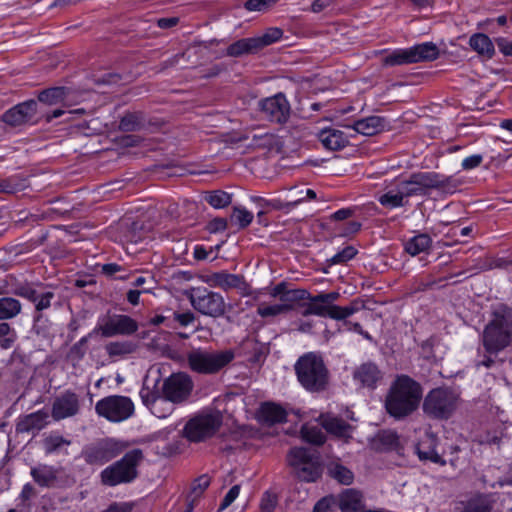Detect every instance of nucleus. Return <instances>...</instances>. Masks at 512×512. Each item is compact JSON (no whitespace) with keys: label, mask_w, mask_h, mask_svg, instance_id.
Here are the masks:
<instances>
[{"label":"nucleus","mask_w":512,"mask_h":512,"mask_svg":"<svg viewBox=\"0 0 512 512\" xmlns=\"http://www.w3.org/2000/svg\"><path fill=\"white\" fill-rule=\"evenodd\" d=\"M421 385L407 375H400L391 384L385 397V409L396 420L413 414L422 400Z\"/></svg>","instance_id":"obj_1"},{"label":"nucleus","mask_w":512,"mask_h":512,"mask_svg":"<svg viewBox=\"0 0 512 512\" xmlns=\"http://www.w3.org/2000/svg\"><path fill=\"white\" fill-rule=\"evenodd\" d=\"M512 342V308L497 305L492 318L483 331V346L490 353H497Z\"/></svg>","instance_id":"obj_2"},{"label":"nucleus","mask_w":512,"mask_h":512,"mask_svg":"<svg viewBox=\"0 0 512 512\" xmlns=\"http://www.w3.org/2000/svg\"><path fill=\"white\" fill-rule=\"evenodd\" d=\"M298 381L310 392H321L329 384V371L323 359L315 353L301 356L295 364Z\"/></svg>","instance_id":"obj_3"},{"label":"nucleus","mask_w":512,"mask_h":512,"mask_svg":"<svg viewBox=\"0 0 512 512\" xmlns=\"http://www.w3.org/2000/svg\"><path fill=\"white\" fill-rule=\"evenodd\" d=\"M143 458L141 449L127 452L120 460L102 470L100 474L102 484L113 487L132 482L138 476L137 467Z\"/></svg>","instance_id":"obj_4"},{"label":"nucleus","mask_w":512,"mask_h":512,"mask_svg":"<svg viewBox=\"0 0 512 512\" xmlns=\"http://www.w3.org/2000/svg\"><path fill=\"white\" fill-rule=\"evenodd\" d=\"M235 358V353L231 349L208 351L203 349H194L187 354V363L189 368L199 374H216L226 367Z\"/></svg>","instance_id":"obj_5"},{"label":"nucleus","mask_w":512,"mask_h":512,"mask_svg":"<svg viewBox=\"0 0 512 512\" xmlns=\"http://www.w3.org/2000/svg\"><path fill=\"white\" fill-rule=\"evenodd\" d=\"M459 395L450 388H435L424 398L423 411L430 418L448 419L457 409Z\"/></svg>","instance_id":"obj_6"},{"label":"nucleus","mask_w":512,"mask_h":512,"mask_svg":"<svg viewBox=\"0 0 512 512\" xmlns=\"http://www.w3.org/2000/svg\"><path fill=\"white\" fill-rule=\"evenodd\" d=\"M287 463L293 474L304 482H315L322 474L318 455L306 448H292L287 455Z\"/></svg>","instance_id":"obj_7"},{"label":"nucleus","mask_w":512,"mask_h":512,"mask_svg":"<svg viewBox=\"0 0 512 512\" xmlns=\"http://www.w3.org/2000/svg\"><path fill=\"white\" fill-rule=\"evenodd\" d=\"M191 306L202 315L212 318L222 317L226 313L223 296L205 287H192L184 291Z\"/></svg>","instance_id":"obj_8"},{"label":"nucleus","mask_w":512,"mask_h":512,"mask_svg":"<svg viewBox=\"0 0 512 512\" xmlns=\"http://www.w3.org/2000/svg\"><path fill=\"white\" fill-rule=\"evenodd\" d=\"M95 411L100 417L118 423L127 420L134 414V404L127 396L110 395L96 403Z\"/></svg>","instance_id":"obj_9"},{"label":"nucleus","mask_w":512,"mask_h":512,"mask_svg":"<svg viewBox=\"0 0 512 512\" xmlns=\"http://www.w3.org/2000/svg\"><path fill=\"white\" fill-rule=\"evenodd\" d=\"M125 448L126 445L121 441L104 438L86 445L81 452V457L89 465L100 466L117 457Z\"/></svg>","instance_id":"obj_10"},{"label":"nucleus","mask_w":512,"mask_h":512,"mask_svg":"<svg viewBox=\"0 0 512 512\" xmlns=\"http://www.w3.org/2000/svg\"><path fill=\"white\" fill-rule=\"evenodd\" d=\"M450 178L442 177L434 172L412 173L408 179L400 181L402 193L406 198L416 195H425L430 189L445 188Z\"/></svg>","instance_id":"obj_11"},{"label":"nucleus","mask_w":512,"mask_h":512,"mask_svg":"<svg viewBox=\"0 0 512 512\" xmlns=\"http://www.w3.org/2000/svg\"><path fill=\"white\" fill-rule=\"evenodd\" d=\"M222 425V416L219 412L202 413L190 419L184 433L188 440L201 442L212 437Z\"/></svg>","instance_id":"obj_12"},{"label":"nucleus","mask_w":512,"mask_h":512,"mask_svg":"<svg viewBox=\"0 0 512 512\" xmlns=\"http://www.w3.org/2000/svg\"><path fill=\"white\" fill-rule=\"evenodd\" d=\"M258 110L262 117L269 122L284 124L288 121L291 113V106L283 93L266 97L258 102Z\"/></svg>","instance_id":"obj_13"},{"label":"nucleus","mask_w":512,"mask_h":512,"mask_svg":"<svg viewBox=\"0 0 512 512\" xmlns=\"http://www.w3.org/2000/svg\"><path fill=\"white\" fill-rule=\"evenodd\" d=\"M320 294L311 296L307 300L309 303L304 304V310L302 311L303 316L316 315L320 317H329L335 320H343L357 311V308L353 305L347 307H340L337 305H327L326 302H322Z\"/></svg>","instance_id":"obj_14"},{"label":"nucleus","mask_w":512,"mask_h":512,"mask_svg":"<svg viewBox=\"0 0 512 512\" xmlns=\"http://www.w3.org/2000/svg\"><path fill=\"white\" fill-rule=\"evenodd\" d=\"M193 389V381L189 375L183 372L174 373L166 378L162 385V394L172 403L185 402Z\"/></svg>","instance_id":"obj_15"},{"label":"nucleus","mask_w":512,"mask_h":512,"mask_svg":"<svg viewBox=\"0 0 512 512\" xmlns=\"http://www.w3.org/2000/svg\"><path fill=\"white\" fill-rule=\"evenodd\" d=\"M37 101L27 100L19 103L1 115V121L11 127H18L37 122Z\"/></svg>","instance_id":"obj_16"},{"label":"nucleus","mask_w":512,"mask_h":512,"mask_svg":"<svg viewBox=\"0 0 512 512\" xmlns=\"http://www.w3.org/2000/svg\"><path fill=\"white\" fill-rule=\"evenodd\" d=\"M138 330L137 322L127 315H113L103 320L95 329L101 336L131 335Z\"/></svg>","instance_id":"obj_17"},{"label":"nucleus","mask_w":512,"mask_h":512,"mask_svg":"<svg viewBox=\"0 0 512 512\" xmlns=\"http://www.w3.org/2000/svg\"><path fill=\"white\" fill-rule=\"evenodd\" d=\"M80 411V398L75 392L67 390L58 395L52 404L51 416L55 421L74 417Z\"/></svg>","instance_id":"obj_18"},{"label":"nucleus","mask_w":512,"mask_h":512,"mask_svg":"<svg viewBox=\"0 0 512 512\" xmlns=\"http://www.w3.org/2000/svg\"><path fill=\"white\" fill-rule=\"evenodd\" d=\"M270 296L279 300L280 305H287V313L294 309L296 303L310 298L305 289H288L286 282H280L270 290Z\"/></svg>","instance_id":"obj_19"},{"label":"nucleus","mask_w":512,"mask_h":512,"mask_svg":"<svg viewBox=\"0 0 512 512\" xmlns=\"http://www.w3.org/2000/svg\"><path fill=\"white\" fill-rule=\"evenodd\" d=\"M436 442L437 439L433 434L426 433L423 439L416 445V453L420 460L445 465V460L436 452Z\"/></svg>","instance_id":"obj_20"},{"label":"nucleus","mask_w":512,"mask_h":512,"mask_svg":"<svg viewBox=\"0 0 512 512\" xmlns=\"http://www.w3.org/2000/svg\"><path fill=\"white\" fill-rule=\"evenodd\" d=\"M207 283L212 287H218L223 290L245 289L246 283L243 276L230 274L227 272H217L209 276Z\"/></svg>","instance_id":"obj_21"},{"label":"nucleus","mask_w":512,"mask_h":512,"mask_svg":"<svg viewBox=\"0 0 512 512\" xmlns=\"http://www.w3.org/2000/svg\"><path fill=\"white\" fill-rule=\"evenodd\" d=\"M320 420L323 428L336 437L346 439L351 437L353 427L343 419L331 415H322Z\"/></svg>","instance_id":"obj_22"},{"label":"nucleus","mask_w":512,"mask_h":512,"mask_svg":"<svg viewBox=\"0 0 512 512\" xmlns=\"http://www.w3.org/2000/svg\"><path fill=\"white\" fill-rule=\"evenodd\" d=\"M318 139L329 150H340L348 144L345 134L333 128L321 130L318 134Z\"/></svg>","instance_id":"obj_23"},{"label":"nucleus","mask_w":512,"mask_h":512,"mask_svg":"<svg viewBox=\"0 0 512 512\" xmlns=\"http://www.w3.org/2000/svg\"><path fill=\"white\" fill-rule=\"evenodd\" d=\"M354 379L363 386L374 388L381 379V372L375 364L365 363L355 370Z\"/></svg>","instance_id":"obj_24"},{"label":"nucleus","mask_w":512,"mask_h":512,"mask_svg":"<svg viewBox=\"0 0 512 512\" xmlns=\"http://www.w3.org/2000/svg\"><path fill=\"white\" fill-rule=\"evenodd\" d=\"M48 414L42 410L28 414L16 424L18 433H28L32 430H41L46 425Z\"/></svg>","instance_id":"obj_25"},{"label":"nucleus","mask_w":512,"mask_h":512,"mask_svg":"<svg viewBox=\"0 0 512 512\" xmlns=\"http://www.w3.org/2000/svg\"><path fill=\"white\" fill-rule=\"evenodd\" d=\"M462 512H491L494 501L491 495L475 494L462 503Z\"/></svg>","instance_id":"obj_26"},{"label":"nucleus","mask_w":512,"mask_h":512,"mask_svg":"<svg viewBox=\"0 0 512 512\" xmlns=\"http://www.w3.org/2000/svg\"><path fill=\"white\" fill-rule=\"evenodd\" d=\"M286 416V411L274 403H264L259 410V420L268 425L282 423L286 420Z\"/></svg>","instance_id":"obj_27"},{"label":"nucleus","mask_w":512,"mask_h":512,"mask_svg":"<svg viewBox=\"0 0 512 512\" xmlns=\"http://www.w3.org/2000/svg\"><path fill=\"white\" fill-rule=\"evenodd\" d=\"M406 196L402 193V187L399 183L388 189L385 193L379 196V203L386 208L403 207L407 204Z\"/></svg>","instance_id":"obj_28"},{"label":"nucleus","mask_w":512,"mask_h":512,"mask_svg":"<svg viewBox=\"0 0 512 512\" xmlns=\"http://www.w3.org/2000/svg\"><path fill=\"white\" fill-rule=\"evenodd\" d=\"M412 63L435 60L439 55L437 46L431 42L409 48Z\"/></svg>","instance_id":"obj_29"},{"label":"nucleus","mask_w":512,"mask_h":512,"mask_svg":"<svg viewBox=\"0 0 512 512\" xmlns=\"http://www.w3.org/2000/svg\"><path fill=\"white\" fill-rule=\"evenodd\" d=\"M384 127V120L378 116H370L354 122L352 128L355 132L365 136H372Z\"/></svg>","instance_id":"obj_30"},{"label":"nucleus","mask_w":512,"mask_h":512,"mask_svg":"<svg viewBox=\"0 0 512 512\" xmlns=\"http://www.w3.org/2000/svg\"><path fill=\"white\" fill-rule=\"evenodd\" d=\"M339 507L343 512H359L363 508L362 494L354 489L346 490L340 496Z\"/></svg>","instance_id":"obj_31"},{"label":"nucleus","mask_w":512,"mask_h":512,"mask_svg":"<svg viewBox=\"0 0 512 512\" xmlns=\"http://www.w3.org/2000/svg\"><path fill=\"white\" fill-rule=\"evenodd\" d=\"M33 480L41 487H50L57 479V471L48 465H38L31 469Z\"/></svg>","instance_id":"obj_32"},{"label":"nucleus","mask_w":512,"mask_h":512,"mask_svg":"<svg viewBox=\"0 0 512 512\" xmlns=\"http://www.w3.org/2000/svg\"><path fill=\"white\" fill-rule=\"evenodd\" d=\"M255 38H243L227 47L226 54L231 57H240L259 51Z\"/></svg>","instance_id":"obj_33"},{"label":"nucleus","mask_w":512,"mask_h":512,"mask_svg":"<svg viewBox=\"0 0 512 512\" xmlns=\"http://www.w3.org/2000/svg\"><path fill=\"white\" fill-rule=\"evenodd\" d=\"M145 126V118L141 112L126 113L119 122V130L134 132Z\"/></svg>","instance_id":"obj_34"},{"label":"nucleus","mask_w":512,"mask_h":512,"mask_svg":"<svg viewBox=\"0 0 512 512\" xmlns=\"http://www.w3.org/2000/svg\"><path fill=\"white\" fill-rule=\"evenodd\" d=\"M469 44L473 50L482 56L491 58L494 54V46L489 37L485 34H474L471 36Z\"/></svg>","instance_id":"obj_35"},{"label":"nucleus","mask_w":512,"mask_h":512,"mask_svg":"<svg viewBox=\"0 0 512 512\" xmlns=\"http://www.w3.org/2000/svg\"><path fill=\"white\" fill-rule=\"evenodd\" d=\"M432 240L427 234H419L405 243V251L411 256L425 252L431 246Z\"/></svg>","instance_id":"obj_36"},{"label":"nucleus","mask_w":512,"mask_h":512,"mask_svg":"<svg viewBox=\"0 0 512 512\" xmlns=\"http://www.w3.org/2000/svg\"><path fill=\"white\" fill-rule=\"evenodd\" d=\"M398 444V437L394 432L382 431L373 440L372 446L377 451L394 449Z\"/></svg>","instance_id":"obj_37"},{"label":"nucleus","mask_w":512,"mask_h":512,"mask_svg":"<svg viewBox=\"0 0 512 512\" xmlns=\"http://www.w3.org/2000/svg\"><path fill=\"white\" fill-rule=\"evenodd\" d=\"M21 312V303L12 297L0 298V320L16 317Z\"/></svg>","instance_id":"obj_38"},{"label":"nucleus","mask_w":512,"mask_h":512,"mask_svg":"<svg viewBox=\"0 0 512 512\" xmlns=\"http://www.w3.org/2000/svg\"><path fill=\"white\" fill-rule=\"evenodd\" d=\"M329 475L343 485H350L354 480L353 472L339 463H331L328 466Z\"/></svg>","instance_id":"obj_39"},{"label":"nucleus","mask_w":512,"mask_h":512,"mask_svg":"<svg viewBox=\"0 0 512 512\" xmlns=\"http://www.w3.org/2000/svg\"><path fill=\"white\" fill-rule=\"evenodd\" d=\"M210 484V479L207 475H202L198 477L191 486V491L189 494V504L186 512H191L194 506V503L202 496L203 492Z\"/></svg>","instance_id":"obj_40"},{"label":"nucleus","mask_w":512,"mask_h":512,"mask_svg":"<svg viewBox=\"0 0 512 512\" xmlns=\"http://www.w3.org/2000/svg\"><path fill=\"white\" fill-rule=\"evenodd\" d=\"M175 404L162 394L151 403L150 411L158 418H166L173 412Z\"/></svg>","instance_id":"obj_41"},{"label":"nucleus","mask_w":512,"mask_h":512,"mask_svg":"<svg viewBox=\"0 0 512 512\" xmlns=\"http://www.w3.org/2000/svg\"><path fill=\"white\" fill-rule=\"evenodd\" d=\"M66 98V89L64 87H53L43 90L38 95V100L47 105H55Z\"/></svg>","instance_id":"obj_42"},{"label":"nucleus","mask_w":512,"mask_h":512,"mask_svg":"<svg viewBox=\"0 0 512 512\" xmlns=\"http://www.w3.org/2000/svg\"><path fill=\"white\" fill-rule=\"evenodd\" d=\"M205 201L210 204L212 207L216 209L227 207L231 201L232 196L231 194L222 191V190H215L208 192L205 197Z\"/></svg>","instance_id":"obj_43"},{"label":"nucleus","mask_w":512,"mask_h":512,"mask_svg":"<svg viewBox=\"0 0 512 512\" xmlns=\"http://www.w3.org/2000/svg\"><path fill=\"white\" fill-rule=\"evenodd\" d=\"M135 349V344L130 341L110 342L105 346V350L110 357L131 354Z\"/></svg>","instance_id":"obj_44"},{"label":"nucleus","mask_w":512,"mask_h":512,"mask_svg":"<svg viewBox=\"0 0 512 512\" xmlns=\"http://www.w3.org/2000/svg\"><path fill=\"white\" fill-rule=\"evenodd\" d=\"M384 66H397L412 64L409 49H398L385 56L382 60Z\"/></svg>","instance_id":"obj_45"},{"label":"nucleus","mask_w":512,"mask_h":512,"mask_svg":"<svg viewBox=\"0 0 512 512\" xmlns=\"http://www.w3.org/2000/svg\"><path fill=\"white\" fill-rule=\"evenodd\" d=\"M289 307L286 305L276 304H268L265 302H261L257 306V314L262 318H274L282 314L287 313V309Z\"/></svg>","instance_id":"obj_46"},{"label":"nucleus","mask_w":512,"mask_h":512,"mask_svg":"<svg viewBox=\"0 0 512 512\" xmlns=\"http://www.w3.org/2000/svg\"><path fill=\"white\" fill-rule=\"evenodd\" d=\"M301 435L306 442L314 445H322L326 440L325 434L317 426L303 425Z\"/></svg>","instance_id":"obj_47"},{"label":"nucleus","mask_w":512,"mask_h":512,"mask_svg":"<svg viewBox=\"0 0 512 512\" xmlns=\"http://www.w3.org/2000/svg\"><path fill=\"white\" fill-rule=\"evenodd\" d=\"M253 220V214L243 207H234L230 221L240 229L246 228Z\"/></svg>","instance_id":"obj_48"},{"label":"nucleus","mask_w":512,"mask_h":512,"mask_svg":"<svg viewBox=\"0 0 512 512\" xmlns=\"http://www.w3.org/2000/svg\"><path fill=\"white\" fill-rule=\"evenodd\" d=\"M71 441L61 435H50L43 440V447L47 454L58 451L62 446H69Z\"/></svg>","instance_id":"obj_49"},{"label":"nucleus","mask_w":512,"mask_h":512,"mask_svg":"<svg viewBox=\"0 0 512 512\" xmlns=\"http://www.w3.org/2000/svg\"><path fill=\"white\" fill-rule=\"evenodd\" d=\"M283 35V31L280 28H270L268 29L262 36L254 37L255 41H257L258 49H262L265 46H268L277 40H279Z\"/></svg>","instance_id":"obj_50"},{"label":"nucleus","mask_w":512,"mask_h":512,"mask_svg":"<svg viewBox=\"0 0 512 512\" xmlns=\"http://www.w3.org/2000/svg\"><path fill=\"white\" fill-rule=\"evenodd\" d=\"M16 339L15 332L11 329V326L6 323H0V347L8 349L12 346Z\"/></svg>","instance_id":"obj_51"},{"label":"nucleus","mask_w":512,"mask_h":512,"mask_svg":"<svg viewBox=\"0 0 512 512\" xmlns=\"http://www.w3.org/2000/svg\"><path fill=\"white\" fill-rule=\"evenodd\" d=\"M276 3V0H247L244 7L248 11L262 12L272 7Z\"/></svg>","instance_id":"obj_52"},{"label":"nucleus","mask_w":512,"mask_h":512,"mask_svg":"<svg viewBox=\"0 0 512 512\" xmlns=\"http://www.w3.org/2000/svg\"><path fill=\"white\" fill-rule=\"evenodd\" d=\"M357 253V250L353 246H347L342 251L337 253L331 258L332 264L344 263L352 259Z\"/></svg>","instance_id":"obj_53"},{"label":"nucleus","mask_w":512,"mask_h":512,"mask_svg":"<svg viewBox=\"0 0 512 512\" xmlns=\"http://www.w3.org/2000/svg\"><path fill=\"white\" fill-rule=\"evenodd\" d=\"M303 199L301 197L294 199L291 202L283 203L279 199L265 200L263 206L274 210H281L284 208L292 207L299 204Z\"/></svg>","instance_id":"obj_54"},{"label":"nucleus","mask_w":512,"mask_h":512,"mask_svg":"<svg viewBox=\"0 0 512 512\" xmlns=\"http://www.w3.org/2000/svg\"><path fill=\"white\" fill-rule=\"evenodd\" d=\"M277 504L276 495L266 492L261 500L260 508L261 512H273Z\"/></svg>","instance_id":"obj_55"},{"label":"nucleus","mask_w":512,"mask_h":512,"mask_svg":"<svg viewBox=\"0 0 512 512\" xmlns=\"http://www.w3.org/2000/svg\"><path fill=\"white\" fill-rule=\"evenodd\" d=\"M39 298L35 302V308L37 311L47 309L51 305V300L54 298V293L50 291L40 292Z\"/></svg>","instance_id":"obj_56"},{"label":"nucleus","mask_w":512,"mask_h":512,"mask_svg":"<svg viewBox=\"0 0 512 512\" xmlns=\"http://www.w3.org/2000/svg\"><path fill=\"white\" fill-rule=\"evenodd\" d=\"M273 141H274L273 134L266 133V134H261V135H258V134L252 135V142H253V145L256 147H261V148L269 147L272 145Z\"/></svg>","instance_id":"obj_57"},{"label":"nucleus","mask_w":512,"mask_h":512,"mask_svg":"<svg viewBox=\"0 0 512 512\" xmlns=\"http://www.w3.org/2000/svg\"><path fill=\"white\" fill-rule=\"evenodd\" d=\"M240 493V485H234L225 495L220 504L219 511L226 509L229 507L234 500L239 496Z\"/></svg>","instance_id":"obj_58"},{"label":"nucleus","mask_w":512,"mask_h":512,"mask_svg":"<svg viewBox=\"0 0 512 512\" xmlns=\"http://www.w3.org/2000/svg\"><path fill=\"white\" fill-rule=\"evenodd\" d=\"M41 291H38L30 286H22L17 289V295L27 298L35 304L36 300L40 297Z\"/></svg>","instance_id":"obj_59"},{"label":"nucleus","mask_w":512,"mask_h":512,"mask_svg":"<svg viewBox=\"0 0 512 512\" xmlns=\"http://www.w3.org/2000/svg\"><path fill=\"white\" fill-rule=\"evenodd\" d=\"M173 318L183 327L188 326L195 321V315L191 311L184 313L174 312Z\"/></svg>","instance_id":"obj_60"},{"label":"nucleus","mask_w":512,"mask_h":512,"mask_svg":"<svg viewBox=\"0 0 512 512\" xmlns=\"http://www.w3.org/2000/svg\"><path fill=\"white\" fill-rule=\"evenodd\" d=\"M483 161V157L480 154L471 155L462 161V168L464 170H470L478 167Z\"/></svg>","instance_id":"obj_61"},{"label":"nucleus","mask_w":512,"mask_h":512,"mask_svg":"<svg viewBox=\"0 0 512 512\" xmlns=\"http://www.w3.org/2000/svg\"><path fill=\"white\" fill-rule=\"evenodd\" d=\"M227 228V220L225 218H214L208 224V230L211 233L224 231Z\"/></svg>","instance_id":"obj_62"},{"label":"nucleus","mask_w":512,"mask_h":512,"mask_svg":"<svg viewBox=\"0 0 512 512\" xmlns=\"http://www.w3.org/2000/svg\"><path fill=\"white\" fill-rule=\"evenodd\" d=\"M140 396H141L143 404L150 410L151 403L155 399H157L160 395L155 394L154 392L150 391L149 389L143 388L140 391Z\"/></svg>","instance_id":"obj_63"},{"label":"nucleus","mask_w":512,"mask_h":512,"mask_svg":"<svg viewBox=\"0 0 512 512\" xmlns=\"http://www.w3.org/2000/svg\"><path fill=\"white\" fill-rule=\"evenodd\" d=\"M179 22V18L170 17V18H160L157 20V25L161 29H169L176 26Z\"/></svg>","instance_id":"obj_64"}]
</instances>
